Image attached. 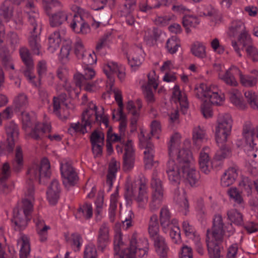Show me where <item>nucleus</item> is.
<instances>
[{"label":"nucleus","mask_w":258,"mask_h":258,"mask_svg":"<svg viewBox=\"0 0 258 258\" xmlns=\"http://www.w3.org/2000/svg\"><path fill=\"white\" fill-rule=\"evenodd\" d=\"M50 175V163L46 158L41 160L40 164H34L29 168L27 172L29 181L24 189V197L13 211L12 222L16 230L21 231L26 228L31 219L35 201L33 181L38 180L41 183L42 180L49 178Z\"/></svg>","instance_id":"f257e3e1"},{"label":"nucleus","mask_w":258,"mask_h":258,"mask_svg":"<svg viewBox=\"0 0 258 258\" xmlns=\"http://www.w3.org/2000/svg\"><path fill=\"white\" fill-rule=\"evenodd\" d=\"M215 126V137L219 149L216 152L214 158L221 161L231 155L229 147L224 144L230 135L232 126L231 116L228 113L220 114L217 118Z\"/></svg>","instance_id":"f03ea898"},{"label":"nucleus","mask_w":258,"mask_h":258,"mask_svg":"<svg viewBox=\"0 0 258 258\" xmlns=\"http://www.w3.org/2000/svg\"><path fill=\"white\" fill-rule=\"evenodd\" d=\"M25 12L27 14L29 24L30 36L28 39L29 46L33 53L40 54V27L39 26V16L38 10L32 2H28L25 7Z\"/></svg>","instance_id":"7ed1b4c3"},{"label":"nucleus","mask_w":258,"mask_h":258,"mask_svg":"<svg viewBox=\"0 0 258 258\" xmlns=\"http://www.w3.org/2000/svg\"><path fill=\"white\" fill-rule=\"evenodd\" d=\"M196 95L203 101L201 105V111L206 118L212 116V104L220 105L224 101L223 94L218 93V89L215 85L209 86L204 83L200 84L197 88Z\"/></svg>","instance_id":"20e7f679"},{"label":"nucleus","mask_w":258,"mask_h":258,"mask_svg":"<svg viewBox=\"0 0 258 258\" xmlns=\"http://www.w3.org/2000/svg\"><path fill=\"white\" fill-rule=\"evenodd\" d=\"M126 194L137 204L138 207L145 209L149 200L147 180L144 176L138 177L126 185Z\"/></svg>","instance_id":"39448f33"},{"label":"nucleus","mask_w":258,"mask_h":258,"mask_svg":"<svg viewBox=\"0 0 258 258\" xmlns=\"http://www.w3.org/2000/svg\"><path fill=\"white\" fill-rule=\"evenodd\" d=\"M180 135L178 133L174 134L170 139L168 145L169 155L170 157H173L176 153V158L175 160L176 163L181 166V168L190 165L192 157L191 152L188 150H179L180 144Z\"/></svg>","instance_id":"423d86ee"},{"label":"nucleus","mask_w":258,"mask_h":258,"mask_svg":"<svg viewBox=\"0 0 258 258\" xmlns=\"http://www.w3.org/2000/svg\"><path fill=\"white\" fill-rule=\"evenodd\" d=\"M148 232L151 239L154 241L156 251L161 257H165L168 250L165 239L159 234L158 218L156 214H153L148 223Z\"/></svg>","instance_id":"0eeeda50"},{"label":"nucleus","mask_w":258,"mask_h":258,"mask_svg":"<svg viewBox=\"0 0 258 258\" xmlns=\"http://www.w3.org/2000/svg\"><path fill=\"white\" fill-rule=\"evenodd\" d=\"M60 171L62 182L66 187L74 186L78 181V174L71 161L62 160L60 164Z\"/></svg>","instance_id":"6e6552de"},{"label":"nucleus","mask_w":258,"mask_h":258,"mask_svg":"<svg viewBox=\"0 0 258 258\" xmlns=\"http://www.w3.org/2000/svg\"><path fill=\"white\" fill-rule=\"evenodd\" d=\"M82 119H87V121L93 123L96 122L97 123H103L106 127H107L108 119L107 116L103 113V108H101V111H97V106L92 102L88 104V108L82 113Z\"/></svg>","instance_id":"1a4fd4ad"},{"label":"nucleus","mask_w":258,"mask_h":258,"mask_svg":"<svg viewBox=\"0 0 258 258\" xmlns=\"http://www.w3.org/2000/svg\"><path fill=\"white\" fill-rule=\"evenodd\" d=\"M103 71L109 79L110 84L114 82V77L112 73L116 74L120 82L125 80L126 77L125 68L124 66L114 61H109L103 67Z\"/></svg>","instance_id":"9d476101"},{"label":"nucleus","mask_w":258,"mask_h":258,"mask_svg":"<svg viewBox=\"0 0 258 258\" xmlns=\"http://www.w3.org/2000/svg\"><path fill=\"white\" fill-rule=\"evenodd\" d=\"M6 131L7 135V145L6 146L3 143L0 144V154H5L6 153H11L14 148V140L18 136L17 126L14 122H10L6 126Z\"/></svg>","instance_id":"9b49d317"},{"label":"nucleus","mask_w":258,"mask_h":258,"mask_svg":"<svg viewBox=\"0 0 258 258\" xmlns=\"http://www.w3.org/2000/svg\"><path fill=\"white\" fill-rule=\"evenodd\" d=\"M146 249L140 247L135 236H133L131 241L130 247L122 250L120 253L116 256V258H134L136 253L139 256L142 257L147 254Z\"/></svg>","instance_id":"f8f14e48"},{"label":"nucleus","mask_w":258,"mask_h":258,"mask_svg":"<svg viewBox=\"0 0 258 258\" xmlns=\"http://www.w3.org/2000/svg\"><path fill=\"white\" fill-rule=\"evenodd\" d=\"M166 173L171 183L178 185L183 178V169L174 160L170 159L166 167Z\"/></svg>","instance_id":"ddd939ff"},{"label":"nucleus","mask_w":258,"mask_h":258,"mask_svg":"<svg viewBox=\"0 0 258 258\" xmlns=\"http://www.w3.org/2000/svg\"><path fill=\"white\" fill-rule=\"evenodd\" d=\"M223 226L224 223L221 215H216L213 220L212 230L211 232L209 230H207L206 237L216 238L218 241L223 239L224 233Z\"/></svg>","instance_id":"4468645a"},{"label":"nucleus","mask_w":258,"mask_h":258,"mask_svg":"<svg viewBox=\"0 0 258 258\" xmlns=\"http://www.w3.org/2000/svg\"><path fill=\"white\" fill-rule=\"evenodd\" d=\"M210 149L208 147H204L200 151L199 156V164L201 171L208 174L211 171L213 166L210 157Z\"/></svg>","instance_id":"2eb2a0df"},{"label":"nucleus","mask_w":258,"mask_h":258,"mask_svg":"<svg viewBox=\"0 0 258 258\" xmlns=\"http://www.w3.org/2000/svg\"><path fill=\"white\" fill-rule=\"evenodd\" d=\"M124 154L123 155V168L128 171L132 169L134 166L135 152L131 140H128L124 144Z\"/></svg>","instance_id":"dca6fc26"},{"label":"nucleus","mask_w":258,"mask_h":258,"mask_svg":"<svg viewBox=\"0 0 258 258\" xmlns=\"http://www.w3.org/2000/svg\"><path fill=\"white\" fill-rule=\"evenodd\" d=\"M51 129L49 123H37L29 134V136L34 140H41L46 136V134L50 132Z\"/></svg>","instance_id":"f3484780"},{"label":"nucleus","mask_w":258,"mask_h":258,"mask_svg":"<svg viewBox=\"0 0 258 258\" xmlns=\"http://www.w3.org/2000/svg\"><path fill=\"white\" fill-rule=\"evenodd\" d=\"M72 30L77 33L86 34L90 32V28L79 14H75L70 24Z\"/></svg>","instance_id":"a211bd4d"},{"label":"nucleus","mask_w":258,"mask_h":258,"mask_svg":"<svg viewBox=\"0 0 258 258\" xmlns=\"http://www.w3.org/2000/svg\"><path fill=\"white\" fill-rule=\"evenodd\" d=\"M142 54V50L139 48L130 49L127 53L128 63L133 69L136 70L142 64L144 60Z\"/></svg>","instance_id":"6ab92c4d"},{"label":"nucleus","mask_w":258,"mask_h":258,"mask_svg":"<svg viewBox=\"0 0 258 258\" xmlns=\"http://www.w3.org/2000/svg\"><path fill=\"white\" fill-rule=\"evenodd\" d=\"M109 228L106 223H102L98 230L97 244L98 247L103 250L109 241Z\"/></svg>","instance_id":"aec40b11"},{"label":"nucleus","mask_w":258,"mask_h":258,"mask_svg":"<svg viewBox=\"0 0 258 258\" xmlns=\"http://www.w3.org/2000/svg\"><path fill=\"white\" fill-rule=\"evenodd\" d=\"M223 239L218 241L216 238L206 237V242L210 258H220L221 256L220 244Z\"/></svg>","instance_id":"412c9836"},{"label":"nucleus","mask_w":258,"mask_h":258,"mask_svg":"<svg viewBox=\"0 0 258 258\" xmlns=\"http://www.w3.org/2000/svg\"><path fill=\"white\" fill-rule=\"evenodd\" d=\"M172 99L175 102H179L181 111L185 113L188 107L187 97L184 92H182L178 85H175L173 89Z\"/></svg>","instance_id":"4be33fe9"},{"label":"nucleus","mask_w":258,"mask_h":258,"mask_svg":"<svg viewBox=\"0 0 258 258\" xmlns=\"http://www.w3.org/2000/svg\"><path fill=\"white\" fill-rule=\"evenodd\" d=\"M240 70L236 67L233 66L227 70L224 74H219V78L227 85L231 86H237L238 82L234 76V73H238Z\"/></svg>","instance_id":"5701e85b"},{"label":"nucleus","mask_w":258,"mask_h":258,"mask_svg":"<svg viewBox=\"0 0 258 258\" xmlns=\"http://www.w3.org/2000/svg\"><path fill=\"white\" fill-rule=\"evenodd\" d=\"M0 59L3 66L6 70H14V60L9 49L6 47L2 45H0Z\"/></svg>","instance_id":"b1692460"},{"label":"nucleus","mask_w":258,"mask_h":258,"mask_svg":"<svg viewBox=\"0 0 258 258\" xmlns=\"http://www.w3.org/2000/svg\"><path fill=\"white\" fill-rule=\"evenodd\" d=\"M183 169V178L185 179L191 186L196 185L198 183L199 176L192 164L182 168Z\"/></svg>","instance_id":"393cba45"},{"label":"nucleus","mask_w":258,"mask_h":258,"mask_svg":"<svg viewBox=\"0 0 258 258\" xmlns=\"http://www.w3.org/2000/svg\"><path fill=\"white\" fill-rule=\"evenodd\" d=\"M60 193L59 184L54 179L51 182L47 191V199L51 205H55L59 199Z\"/></svg>","instance_id":"a878e982"},{"label":"nucleus","mask_w":258,"mask_h":258,"mask_svg":"<svg viewBox=\"0 0 258 258\" xmlns=\"http://www.w3.org/2000/svg\"><path fill=\"white\" fill-rule=\"evenodd\" d=\"M177 220L173 218L171 219V213L167 206H163L160 212V223L164 233L168 232V228L172 225L173 221Z\"/></svg>","instance_id":"bb28decb"},{"label":"nucleus","mask_w":258,"mask_h":258,"mask_svg":"<svg viewBox=\"0 0 258 258\" xmlns=\"http://www.w3.org/2000/svg\"><path fill=\"white\" fill-rule=\"evenodd\" d=\"M36 225V231L39 237L41 242H45L47 239L48 230L50 229L49 226H47L44 220L39 216H37L34 219Z\"/></svg>","instance_id":"cd10ccee"},{"label":"nucleus","mask_w":258,"mask_h":258,"mask_svg":"<svg viewBox=\"0 0 258 258\" xmlns=\"http://www.w3.org/2000/svg\"><path fill=\"white\" fill-rule=\"evenodd\" d=\"M142 107L141 101L139 99L137 100L136 105L132 101H129L126 105L127 110L128 113L132 115L131 124H136L140 115V110Z\"/></svg>","instance_id":"c85d7f7f"},{"label":"nucleus","mask_w":258,"mask_h":258,"mask_svg":"<svg viewBox=\"0 0 258 258\" xmlns=\"http://www.w3.org/2000/svg\"><path fill=\"white\" fill-rule=\"evenodd\" d=\"M243 136L245 142L258 143V125L252 128L250 124H246L243 127Z\"/></svg>","instance_id":"c756f323"},{"label":"nucleus","mask_w":258,"mask_h":258,"mask_svg":"<svg viewBox=\"0 0 258 258\" xmlns=\"http://www.w3.org/2000/svg\"><path fill=\"white\" fill-rule=\"evenodd\" d=\"M164 190H152L149 208L152 211L157 210L161 206L164 199Z\"/></svg>","instance_id":"7c9ffc66"},{"label":"nucleus","mask_w":258,"mask_h":258,"mask_svg":"<svg viewBox=\"0 0 258 258\" xmlns=\"http://www.w3.org/2000/svg\"><path fill=\"white\" fill-rule=\"evenodd\" d=\"M18 245L20 246V258H27L30 251L29 240L27 236L21 235L18 239Z\"/></svg>","instance_id":"2f4dec72"},{"label":"nucleus","mask_w":258,"mask_h":258,"mask_svg":"<svg viewBox=\"0 0 258 258\" xmlns=\"http://www.w3.org/2000/svg\"><path fill=\"white\" fill-rule=\"evenodd\" d=\"M144 38L147 44H154L161 34V31L156 28L153 29L146 28L144 32Z\"/></svg>","instance_id":"473e14b6"},{"label":"nucleus","mask_w":258,"mask_h":258,"mask_svg":"<svg viewBox=\"0 0 258 258\" xmlns=\"http://www.w3.org/2000/svg\"><path fill=\"white\" fill-rule=\"evenodd\" d=\"M120 167V164L114 159H112L109 164L108 171L107 175L106 183L110 188L113 184V181L115 179L116 173Z\"/></svg>","instance_id":"72a5a7b5"},{"label":"nucleus","mask_w":258,"mask_h":258,"mask_svg":"<svg viewBox=\"0 0 258 258\" xmlns=\"http://www.w3.org/2000/svg\"><path fill=\"white\" fill-rule=\"evenodd\" d=\"M69 17L68 14L63 11H58L52 15L50 18V25L51 27H57L67 20Z\"/></svg>","instance_id":"f704fd0d"},{"label":"nucleus","mask_w":258,"mask_h":258,"mask_svg":"<svg viewBox=\"0 0 258 258\" xmlns=\"http://www.w3.org/2000/svg\"><path fill=\"white\" fill-rule=\"evenodd\" d=\"M172 225H171L168 228V232L169 231L170 236L173 242L178 244L181 242L180 230L178 226L177 220H174Z\"/></svg>","instance_id":"c9c22d12"},{"label":"nucleus","mask_w":258,"mask_h":258,"mask_svg":"<svg viewBox=\"0 0 258 258\" xmlns=\"http://www.w3.org/2000/svg\"><path fill=\"white\" fill-rule=\"evenodd\" d=\"M151 137L148 135L145 137L144 134L142 132L139 136L140 145L141 148L145 149L144 154H154V146L148 140Z\"/></svg>","instance_id":"e433bc0d"},{"label":"nucleus","mask_w":258,"mask_h":258,"mask_svg":"<svg viewBox=\"0 0 258 258\" xmlns=\"http://www.w3.org/2000/svg\"><path fill=\"white\" fill-rule=\"evenodd\" d=\"M60 42L61 38L59 32H54L48 37V50L51 53L54 52L58 48Z\"/></svg>","instance_id":"4c0bfd02"},{"label":"nucleus","mask_w":258,"mask_h":258,"mask_svg":"<svg viewBox=\"0 0 258 258\" xmlns=\"http://www.w3.org/2000/svg\"><path fill=\"white\" fill-rule=\"evenodd\" d=\"M229 98L234 105L240 109H244L245 104L243 103L240 92L236 89H232L229 92Z\"/></svg>","instance_id":"58836bf2"},{"label":"nucleus","mask_w":258,"mask_h":258,"mask_svg":"<svg viewBox=\"0 0 258 258\" xmlns=\"http://www.w3.org/2000/svg\"><path fill=\"white\" fill-rule=\"evenodd\" d=\"M92 123L90 121L88 122V121H87V119L83 120L82 118L81 124L79 122L71 123L70 127L68 130V132L72 135L77 132L84 134L87 132L86 127L87 126H90Z\"/></svg>","instance_id":"ea45409f"},{"label":"nucleus","mask_w":258,"mask_h":258,"mask_svg":"<svg viewBox=\"0 0 258 258\" xmlns=\"http://www.w3.org/2000/svg\"><path fill=\"white\" fill-rule=\"evenodd\" d=\"M65 239L66 241L71 245L75 251H79L80 250L82 239L79 234L73 233L71 235H66Z\"/></svg>","instance_id":"a19ab883"},{"label":"nucleus","mask_w":258,"mask_h":258,"mask_svg":"<svg viewBox=\"0 0 258 258\" xmlns=\"http://www.w3.org/2000/svg\"><path fill=\"white\" fill-rule=\"evenodd\" d=\"M244 150L248 157L250 159H253L255 161H258V143L245 142Z\"/></svg>","instance_id":"79ce46f5"},{"label":"nucleus","mask_w":258,"mask_h":258,"mask_svg":"<svg viewBox=\"0 0 258 258\" xmlns=\"http://www.w3.org/2000/svg\"><path fill=\"white\" fill-rule=\"evenodd\" d=\"M200 24V21L196 16L185 15L182 18V24L186 33L190 32V28H196Z\"/></svg>","instance_id":"37998d69"},{"label":"nucleus","mask_w":258,"mask_h":258,"mask_svg":"<svg viewBox=\"0 0 258 258\" xmlns=\"http://www.w3.org/2000/svg\"><path fill=\"white\" fill-rule=\"evenodd\" d=\"M13 7L10 1L6 0L0 8V15L7 21H9L13 17Z\"/></svg>","instance_id":"c03bdc74"},{"label":"nucleus","mask_w":258,"mask_h":258,"mask_svg":"<svg viewBox=\"0 0 258 258\" xmlns=\"http://www.w3.org/2000/svg\"><path fill=\"white\" fill-rule=\"evenodd\" d=\"M180 47V41L177 36H172L167 40L166 48L169 53H175Z\"/></svg>","instance_id":"a18cd8bd"},{"label":"nucleus","mask_w":258,"mask_h":258,"mask_svg":"<svg viewBox=\"0 0 258 258\" xmlns=\"http://www.w3.org/2000/svg\"><path fill=\"white\" fill-rule=\"evenodd\" d=\"M29 104L27 96L24 93L18 94L14 100V105L19 110L25 109Z\"/></svg>","instance_id":"49530a36"},{"label":"nucleus","mask_w":258,"mask_h":258,"mask_svg":"<svg viewBox=\"0 0 258 258\" xmlns=\"http://www.w3.org/2000/svg\"><path fill=\"white\" fill-rule=\"evenodd\" d=\"M239 76L240 83L244 87L252 88L257 84L256 78L249 75H243L240 71Z\"/></svg>","instance_id":"de8ad7c7"},{"label":"nucleus","mask_w":258,"mask_h":258,"mask_svg":"<svg viewBox=\"0 0 258 258\" xmlns=\"http://www.w3.org/2000/svg\"><path fill=\"white\" fill-rule=\"evenodd\" d=\"M244 32L245 30L243 23L240 21H234L229 28V34L230 36L235 37Z\"/></svg>","instance_id":"09e8293b"},{"label":"nucleus","mask_w":258,"mask_h":258,"mask_svg":"<svg viewBox=\"0 0 258 258\" xmlns=\"http://www.w3.org/2000/svg\"><path fill=\"white\" fill-rule=\"evenodd\" d=\"M19 53L21 58L26 67L32 68L34 67V63L29 49L25 47H22L19 49Z\"/></svg>","instance_id":"8fccbe9b"},{"label":"nucleus","mask_w":258,"mask_h":258,"mask_svg":"<svg viewBox=\"0 0 258 258\" xmlns=\"http://www.w3.org/2000/svg\"><path fill=\"white\" fill-rule=\"evenodd\" d=\"M67 99V95L66 94H61L58 97H54L53 99V113L56 115H60V113L59 111V108L60 105H65L67 104L64 101Z\"/></svg>","instance_id":"3c124183"},{"label":"nucleus","mask_w":258,"mask_h":258,"mask_svg":"<svg viewBox=\"0 0 258 258\" xmlns=\"http://www.w3.org/2000/svg\"><path fill=\"white\" fill-rule=\"evenodd\" d=\"M152 190H164L163 182L157 170L153 171L151 181Z\"/></svg>","instance_id":"603ef678"},{"label":"nucleus","mask_w":258,"mask_h":258,"mask_svg":"<svg viewBox=\"0 0 258 258\" xmlns=\"http://www.w3.org/2000/svg\"><path fill=\"white\" fill-rule=\"evenodd\" d=\"M206 132L205 128L200 125L194 127L192 130V139L195 144L203 141L206 138Z\"/></svg>","instance_id":"864d4df0"},{"label":"nucleus","mask_w":258,"mask_h":258,"mask_svg":"<svg viewBox=\"0 0 258 258\" xmlns=\"http://www.w3.org/2000/svg\"><path fill=\"white\" fill-rule=\"evenodd\" d=\"M118 200V194L115 192L111 195L110 204L109 209V219L111 222H113L116 215L117 203Z\"/></svg>","instance_id":"5fc2aeb1"},{"label":"nucleus","mask_w":258,"mask_h":258,"mask_svg":"<svg viewBox=\"0 0 258 258\" xmlns=\"http://www.w3.org/2000/svg\"><path fill=\"white\" fill-rule=\"evenodd\" d=\"M23 165V157L21 148L17 147L15 154V158L13 162V166L14 170L19 171Z\"/></svg>","instance_id":"6e6d98bb"},{"label":"nucleus","mask_w":258,"mask_h":258,"mask_svg":"<svg viewBox=\"0 0 258 258\" xmlns=\"http://www.w3.org/2000/svg\"><path fill=\"white\" fill-rule=\"evenodd\" d=\"M244 96L250 106L253 109L258 110V95L252 91H247Z\"/></svg>","instance_id":"4d7b16f0"},{"label":"nucleus","mask_w":258,"mask_h":258,"mask_svg":"<svg viewBox=\"0 0 258 258\" xmlns=\"http://www.w3.org/2000/svg\"><path fill=\"white\" fill-rule=\"evenodd\" d=\"M78 214L80 217H82L85 219H90L93 215L92 205L88 203H85L81 206L78 209Z\"/></svg>","instance_id":"13d9d810"},{"label":"nucleus","mask_w":258,"mask_h":258,"mask_svg":"<svg viewBox=\"0 0 258 258\" xmlns=\"http://www.w3.org/2000/svg\"><path fill=\"white\" fill-rule=\"evenodd\" d=\"M114 94V97L115 101L118 104V109L117 113L119 115L120 118L124 117V114L123 112V104L122 102V97L121 92L118 89H114L112 90Z\"/></svg>","instance_id":"bf43d9fd"},{"label":"nucleus","mask_w":258,"mask_h":258,"mask_svg":"<svg viewBox=\"0 0 258 258\" xmlns=\"http://www.w3.org/2000/svg\"><path fill=\"white\" fill-rule=\"evenodd\" d=\"M228 218L232 222L236 225H240L243 223V217L242 214L235 209L229 210L227 213Z\"/></svg>","instance_id":"052dcab7"},{"label":"nucleus","mask_w":258,"mask_h":258,"mask_svg":"<svg viewBox=\"0 0 258 258\" xmlns=\"http://www.w3.org/2000/svg\"><path fill=\"white\" fill-rule=\"evenodd\" d=\"M182 229L185 236L189 238L194 239L197 236H199L194 226L190 225L187 221L183 222Z\"/></svg>","instance_id":"680f3d73"},{"label":"nucleus","mask_w":258,"mask_h":258,"mask_svg":"<svg viewBox=\"0 0 258 258\" xmlns=\"http://www.w3.org/2000/svg\"><path fill=\"white\" fill-rule=\"evenodd\" d=\"M191 50L195 56L201 58H203L206 56V47L199 42L195 43L192 45Z\"/></svg>","instance_id":"e2e57ef3"},{"label":"nucleus","mask_w":258,"mask_h":258,"mask_svg":"<svg viewBox=\"0 0 258 258\" xmlns=\"http://www.w3.org/2000/svg\"><path fill=\"white\" fill-rule=\"evenodd\" d=\"M72 48V43L70 41L66 42L63 44L60 49L59 58L63 62L68 60V56Z\"/></svg>","instance_id":"0e129e2a"},{"label":"nucleus","mask_w":258,"mask_h":258,"mask_svg":"<svg viewBox=\"0 0 258 258\" xmlns=\"http://www.w3.org/2000/svg\"><path fill=\"white\" fill-rule=\"evenodd\" d=\"M104 134L101 132H93L90 137V141L92 145L99 144L104 145Z\"/></svg>","instance_id":"69168bd1"},{"label":"nucleus","mask_w":258,"mask_h":258,"mask_svg":"<svg viewBox=\"0 0 258 258\" xmlns=\"http://www.w3.org/2000/svg\"><path fill=\"white\" fill-rule=\"evenodd\" d=\"M79 59H82L83 63L86 66H89L96 62L97 59L94 52L87 51L82 57Z\"/></svg>","instance_id":"338daca9"},{"label":"nucleus","mask_w":258,"mask_h":258,"mask_svg":"<svg viewBox=\"0 0 258 258\" xmlns=\"http://www.w3.org/2000/svg\"><path fill=\"white\" fill-rule=\"evenodd\" d=\"M83 258H97V249L94 244L89 243L86 246Z\"/></svg>","instance_id":"774afa93"}]
</instances>
